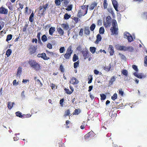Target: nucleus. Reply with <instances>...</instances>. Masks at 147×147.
Segmentation results:
<instances>
[{
  "instance_id": "48",
  "label": "nucleus",
  "mask_w": 147,
  "mask_h": 147,
  "mask_svg": "<svg viewBox=\"0 0 147 147\" xmlns=\"http://www.w3.org/2000/svg\"><path fill=\"white\" fill-rule=\"evenodd\" d=\"M55 2L56 5L57 6L60 5L61 4V1L59 0H55Z\"/></svg>"
},
{
  "instance_id": "18",
  "label": "nucleus",
  "mask_w": 147,
  "mask_h": 147,
  "mask_svg": "<svg viewBox=\"0 0 147 147\" xmlns=\"http://www.w3.org/2000/svg\"><path fill=\"white\" fill-rule=\"evenodd\" d=\"M102 39V37L100 35L98 34L96 36V39L95 41V43L98 44Z\"/></svg>"
},
{
  "instance_id": "43",
  "label": "nucleus",
  "mask_w": 147,
  "mask_h": 147,
  "mask_svg": "<svg viewBox=\"0 0 147 147\" xmlns=\"http://www.w3.org/2000/svg\"><path fill=\"white\" fill-rule=\"evenodd\" d=\"M71 17V15H68L67 13L65 14L64 16V18L65 20L68 19Z\"/></svg>"
},
{
  "instance_id": "58",
  "label": "nucleus",
  "mask_w": 147,
  "mask_h": 147,
  "mask_svg": "<svg viewBox=\"0 0 147 147\" xmlns=\"http://www.w3.org/2000/svg\"><path fill=\"white\" fill-rule=\"evenodd\" d=\"M62 25L63 26V27L65 28V29H67L68 28L69 26L67 24H63Z\"/></svg>"
},
{
  "instance_id": "46",
  "label": "nucleus",
  "mask_w": 147,
  "mask_h": 147,
  "mask_svg": "<svg viewBox=\"0 0 147 147\" xmlns=\"http://www.w3.org/2000/svg\"><path fill=\"white\" fill-rule=\"evenodd\" d=\"M108 4L107 0H104L103 2V6L104 8L105 9L107 8Z\"/></svg>"
},
{
  "instance_id": "2",
  "label": "nucleus",
  "mask_w": 147,
  "mask_h": 147,
  "mask_svg": "<svg viewBox=\"0 0 147 147\" xmlns=\"http://www.w3.org/2000/svg\"><path fill=\"white\" fill-rule=\"evenodd\" d=\"M112 27L110 29L111 32V35H117L118 34V27L117 22L115 20L113 21L112 22Z\"/></svg>"
},
{
  "instance_id": "49",
  "label": "nucleus",
  "mask_w": 147,
  "mask_h": 147,
  "mask_svg": "<svg viewBox=\"0 0 147 147\" xmlns=\"http://www.w3.org/2000/svg\"><path fill=\"white\" fill-rule=\"evenodd\" d=\"M59 69L61 72H64V69L62 65H61L60 66Z\"/></svg>"
},
{
  "instance_id": "42",
  "label": "nucleus",
  "mask_w": 147,
  "mask_h": 147,
  "mask_svg": "<svg viewBox=\"0 0 147 147\" xmlns=\"http://www.w3.org/2000/svg\"><path fill=\"white\" fill-rule=\"evenodd\" d=\"M96 27V25L94 24H92L90 27V30L93 31L94 30Z\"/></svg>"
},
{
  "instance_id": "52",
  "label": "nucleus",
  "mask_w": 147,
  "mask_h": 147,
  "mask_svg": "<svg viewBox=\"0 0 147 147\" xmlns=\"http://www.w3.org/2000/svg\"><path fill=\"white\" fill-rule=\"evenodd\" d=\"M63 3L65 6H67L69 3V1L68 0H64L63 1Z\"/></svg>"
},
{
  "instance_id": "41",
  "label": "nucleus",
  "mask_w": 147,
  "mask_h": 147,
  "mask_svg": "<svg viewBox=\"0 0 147 147\" xmlns=\"http://www.w3.org/2000/svg\"><path fill=\"white\" fill-rule=\"evenodd\" d=\"M142 18L147 19V11L143 12L142 14Z\"/></svg>"
},
{
  "instance_id": "61",
  "label": "nucleus",
  "mask_w": 147,
  "mask_h": 147,
  "mask_svg": "<svg viewBox=\"0 0 147 147\" xmlns=\"http://www.w3.org/2000/svg\"><path fill=\"white\" fill-rule=\"evenodd\" d=\"M119 55H120L122 59H125L126 57L124 55H123L121 54H120V53H119Z\"/></svg>"
},
{
  "instance_id": "12",
  "label": "nucleus",
  "mask_w": 147,
  "mask_h": 147,
  "mask_svg": "<svg viewBox=\"0 0 147 147\" xmlns=\"http://www.w3.org/2000/svg\"><path fill=\"white\" fill-rule=\"evenodd\" d=\"M133 74L135 76L139 78H144L145 77V76L142 74H138L137 72L134 73Z\"/></svg>"
},
{
  "instance_id": "54",
  "label": "nucleus",
  "mask_w": 147,
  "mask_h": 147,
  "mask_svg": "<svg viewBox=\"0 0 147 147\" xmlns=\"http://www.w3.org/2000/svg\"><path fill=\"white\" fill-rule=\"evenodd\" d=\"M144 65L147 66V56H146L144 59Z\"/></svg>"
},
{
  "instance_id": "3",
  "label": "nucleus",
  "mask_w": 147,
  "mask_h": 147,
  "mask_svg": "<svg viewBox=\"0 0 147 147\" xmlns=\"http://www.w3.org/2000/svg\"><path fill=\"white\" fill-rule=\"evenodd\" d=\"M88 5H83L81 6V9L78 11L77 16L79 18L84 16L87 13Z\"/></svg>"
},
{
  "instance_id": "26",
  "label": "nucleus",
  "mask_w": 147,
  "mask_h": 147,
  "mask_svg": "<svg viewBox=\"0 0 147 147\" xmlns=\"http://www.w3.org/2000/svg\"><path fill=\"white\" fill-rule=\"evenodd\" d=\"M34 13L33 12H32L30 15L29 18V20L31 22H32L34 20Z\"/></svg>"
},
{
  "instance_id": "39",
  "label": "nucleus",
  "mask_w": 147,
  "mask_h": 147,
  "mask_svg": "<svg viewBox=\"0 0 147 147\" xmlns=\"http://www.w3.org/2000/svg\"><path fill=\"white\" fill-rule=\"evenodd\" d=\"M80 63L79 61L78 60L77 62H75L74 63V67L75 69H76L79 65Z\"/></svg>"
},
{
  "instance_id": "5",
  "label": "nucleus",
  "mask_w": 147,
  "mask_h": 147,
  "mask_svg": "<svg viewBox=\"0 0 147 147\" xmlns=\"http://www.w3.org/2000/svg\"><path fill=\"white\" fill-rule=\"evenodd\" d=\"M71 46H69L67 48L66 53L64 55V57L66 59H70L73 52V50Z\"/></svg>"
},
{
  "instance_id": "25",
  "label": "nucleus",
  "mask_w": 147,
  "mask_h": 147,
  "mask_svg": "<svg viewBox=\"0 0 147 147\" xmlns=\"http://www.w3.org/2000/svg\"><path fill=\"white\" fill-rule=\"evenodd\" d=\"M111 68V65L110 63L108 66H106L104 67V69L106 71H109Z\"/></svg>"
},
{
  "instance_id": "59",
  "label": "nucleus",
  "mask_w": 147,
  "mask_h": 147,
  "mask_svg": "<svg viewBox=\"0 0 147 147\" xmlns=\"http://www.w3.org/2000/svg\"><path fill=\"white\" fill-rule=\"evenodd\" d=\"M79 34L80 36H82L83 35V29L82 28L80 29Z\"/></svg>"
},
{
  "instance_id": "62",
  "label": "nucleus",
  "mask_w": 147,
  "mask_h": 147,
  "mask_svg": "<svg viewBox=\"0 0 147 147\" xmlns=\"http://www.w3.org/2000/svg\"><path fill=\"white\" fill-rule=\"evenodd\" d=\"M64 99L62 98L60 100V104L61 106H63V102H64Z\"/></svg>"
},
{
  "instance_id": "4",
  "label": "nucleus",
  "mask_w": 147,
  "mask_h": 147,
  "mask_svg": "<svg viewBox=\"0 0 147 147\" xmlns=\"http://www.w3.org/2000/svg\"><path fill=\"white\" fill-rule=\"evenodd\" d=\"M49 2L44 4L43 5H40L39 7V10L38 14L40 16H43L44 15V12L46 11L47 9L49 8Z\"/></svg>"
},
{
  "instance_id": "53",
  "label": "nucleus",
  "mask_w": 147,
  "mask_h": 147,
  "mask_svg": "<svg viewBox=\"0 0 147 147\" xmlns=\"http://www.w3.org/2000/svg\"><path fill=\"white\" fill-rule=\"evenodd\" d=\"M73 20L75 21L76 23H77L78 22V21L80 20L78 18L76 17L74 18Z\"/></svg>"
},
{
  "instance_id": "44",
  "label": "nucleus",
  "mask_w": 147,
  "mask_h": 147,
  "mask_svg": "<svg viewBox=\"0 0 147 147\" xmlns=\"http://www.w3.org/2000/svg\"><path fill=\"white\" fill-rule=\"evenodd\" d=\"M100 95L101 97L100 99L101 100H104L106 98V95L103 94H100Z\"/></svg>"
},
{
  "instance_id": "16",
  "label": "nucleus",
  "mask_w": 147,
  "mask_h": 147,
  "mask_svg": "<svg viewBox=\"0 0 147 147\" xmlns=\"http://www.w3.org/2000/svg\"><path fill=\"white\" fill-rule=\"evenodd\" d=\"M82 53L83 57H84V59H86L89 57V52L88 50H85L84 51H82Z\"/></svg>"
},
{
  "instance_id": "50",
  "label": "nucleus",
  "mask_w": 147,
  "mask_h": 147,
  "mask_svg": "<svg viewBox=\"0 0 147 147\" xmlns=\"http://www.w3.org/2000/svg\"><path fill=\"white\" fill-rule=\"evenodd\" d=\"M72 5H70L67 6V8L66 9V10L69 11H71L72 10Z\"/></svg>"
},
{
  "instance_id": "17",
  "label": "nucleus",
  "mask_w": 147,
  "mask_h": 147,
  "mask_svg": "<svg viewBox=\"0 0 147 147\" xmlns=\"http://www.w3.org/2000/svg\"><path fill=\"white\" fill-rule=\"evenodd\" d=\"M92 134H93V132L90 131L85 135L84 136L85 139L87 140L91 138L92 137Z\"/></svg>"
},
{
  "instance_id": "57",
  "label": "nucleus",
  "mask_w": 147,
  "mask_h": 147,
  "mask_svg": "<svg viewBox=\"0 0 147 147\" xmlns=\"http://www.w3.org/2000/svg\"><path fill=\"white\" fill-rule=\"evenodd\" d=\"M47 47L48 48L50 49H51L52 48V45L50 43H48L47 45Z\"/></svg>"
},
{
  "instance_id": "1",
  "label": "nucleus",
  "mask_w": 147,
  "mask_h": 147,
  "mask_svg": "<svg viewBox=\"0 0 147 147\" xmlns=\"http://www.w3.org/2000/svg\"><path fill=\"white\" fill-rule=\"evenodd\" d=\"M28 63L31 67L36 71H39L41 69L40 64L34 60L30 59Z\"/></svg>"
},
{
  "instance_id": "56",
  "label": "nucleus",
  "mask_w": 147,
  "mask_h": 147,
  "mask_svg": "<svg viewBox=\"0 0 147 147\" xmlns=\"http://www.w3.org/2000/svg\"><path fill=\"white\" fill-rule=\"evenodd\" d=\"M28 25L27 24H26L25 25V26L24 27V28H23V32H25L26 31V30L27 28L28 27Z\"/></svg>"
},
{
  "instance_id": "31",
  "label": "nucleus",
  "mask_w": 147,
  "mask_h": 147,
  "mask_svg": "<svg viewBox=\"0 0 147 147\" xmlns=\"http://www.w3.org/2000/svg\"><path fill=\"white\" fill-rule=\"evenodd\" d=\"M41 40L43 42H45L47 40V37L45 34L42 36L41 37Z\"/></svg>"
},
{
  "instance_id": "38",
  "label": "nucleus",
  "mask_w": 147,
  "mask_h": 147,
  "mask_svg": "<svg viewBox=\"0 0 147 147\" xmlns=\"http://www.w3.org/2000/svg\"><path fill=\"white\" fill-rule=\"evenodd\" d=\"M96 49V48L94 47H90V50L92 54L95 53Z\"/></svg>"
},
{
  "instance_id": "6",
  "label": "nucleus",
  "mask_w": 147,
  "mask_h": 147,
  "mask_svg": "<svg viewBox=\"0 0 147 147\" xmlns=\"http://www.w3.org/2000/svg\"><path fill=\"white\" fill-rule=\"evenodd\" d=\"M15 114L17 116L20 118H22L29 117L31 116V115L30 114H28L26 115H22V113L20 112V111L16 112L15 113Z\"/></svg>"
},
{
  "instance_id": "13",
  "label": "nucleus",
  "mask_w": 147,
  "mask_h": 147,
  "mask_svg": "<svg viewBox=\"0 0 147 147\" xmlns=\"http://www.w3.org/2000/svg\"><path fill=\"white\" fill-rule=\"evenodd\" d=\"M117 78V77L115 76H112L111 78L109 80V86L112 85L113 82L115 81Z\"/></svg>"
},
{
  "instance_id": "33",
  "label": "nucleus",
  "mask_w": 147,
  "mask_h": 147,
  "mask_svg": "<svg viewBox=\"0 0 147 147\" xmlns=\"http://www.w3.org/2000/svg\"><path fill=\"white\" fill-rule=\"evenodd\" d=\"M121 74L123 75H125L126 76H128V71L125 69H122L121 71Z\"/></svg>"
},
{
  "instance_id": "45",
  "label": "nucleus",
  "mask_w": 147,
  "mask_h": 147,
  "mask_svg": "<svg viewBox=\"0 0 147 147\" xmlns=\"http://www.w3.org/2000/svg\"><path fill=\"white\" fill-rule=\"evenodd\" d=\"M64 90L65 91L66 93L69 94H71L72 93V92L71 91H69V89H67L66 88H65L64 89Z\"/></svg>"
},
{
  "instance_id": "21",
  "label": "nucleus",
  "mask_w": 147,
  "mask_h": 147,
  "mask_svg": "<svg viewBox=\"0 0 147 147\" xmlns=\"http://www.w3.org/2000/svg\"><path fill=\"white\" fill-rule=\"evenodd\" d=\"M57 31L58 33L61 35H63L64 34V32L62 29L60 27L57 28Z\"/></svg>"
},
{
  "instance_id": "7",
  "label": "nucleus",
  "mask_w": 147,
  "mask_h": 147,
  "mask_svg": "<svg viewBox=\"0 0 147 147\" xmlns=\"http://www.w3.org/2000/svg\"><path fill=\"white\" fill-rule=\"evenodd\" d=\"M111 18L110 16H108L106 18V21L104 23V25L105 27H109L111 25Z\"/></svg>"
},
{
  "instance_id": "22",
  "label": "nucleus",
  "mask_w": 147,
  "mask_h": 147,
  "mask_svg": "<svg viewBox=\"0 0 147 147\" xmlns=\"http://www.w3.org/2000/svg\"><path fill=\"white\" fill-rule=\"evenodd\" d=\"M15 103L14 102H8L7 104V107L9 109H11L13 107V105Z\"/></svg>"
},
{
  "instance_id": "34",
  "label": "nucleus",
  "mask_w": 147,
  "mask_h": 147,
  "mask_svg": "<svg viewBox=\"0 0 147 147\" xmlns=\"http://www.w3.org/2000/svg\"><path fill=\"white\" fill-rule=\"evenodd\" d=\"M93 79L92 76L89 75L88 77V80H89L88 82V83L89 84L92 83Z\"/></svg>"
},
{
  "instance_id": "10",
  "label": "nucleus",
  "mask_w": 147,
  "mask_h": 147,
  "mask_svg": "<svg viewBox=\"0 0 147 147\" xmlns=\"http://www.w3.org/2000/svg\"><path fill=\"white\" fill-rule=\"evenodd\" d=\"M79 82L78 80L74 77H72L70 81V83L74 85L77 84Z\"/></svg>"
},
{
  "instance_id": "55",
  "label": "nucleus",
  "mask_w": 147,
  "mask_h": 147,
  "mask_svg": "<svg viewBox=\"0 0 147 147\" xmlns=\"http://www.w3.org/2000/svg\"><path fill=\"white\" fill-rule=\"evenodd\" d=\"M65 115L66 116L69 115L70 114V112L69 110V109H68L67 111H65Z\"/></svg>"
},
{
  "instance_id": "64",
  "label": "nucleus",
  "mask_w": 147,
  "mask_h": 147,
  "mask_svg": "<svg viewBox=\"0 0 147 147\" xmlns=\"http://www.w3.org/2000/svg\"><path fill=\"white\" fill-rule=\"evenodd\" d=\"M19 6H20L18 8V9H19L20 8L21 9H22L23 8V5L21 3H19Z\"/></svg>"
},
{
  "instance_id": "51",
  "label": "nucleus",
  "mask_w": 147,
  "mask_h": 147,
  "mask_svg": "<svg viewBox=\"0 0 147 147\" xmlns=\"http://www.w3.org/2000/svg\"><path fill=\"white\" fill-rule=\"evenodd\" d=\"M132 67L137 72L138 71V69L136 65H132Z\"/></svg>"
},
{
  "instance_id": "14",
  "label": "nucleus",
  "mask_w": 147,
  "mask_h": 147,
  "mask_svg": "<svg viewBox=\"0 0 147 147\" xmlns=\"http://www.w3.org/2000/svg\"><path fill=\"white\" fill-rule=\"evenodd\" d=\"M112 1L114 8L116 11H118L119 10L118 9V2L116 0H112Z\"/></svg>"
},
{
  "instance_id": "36",
  "label": "nucleus",
  "mask_w": 147,
  "mask_h": 147,
  "mask_svg": "<svg viewBox=\"0 0 147 147\" xmlns=\"http://www.w3.org/2000/svg\"><path fill=\"white\" fill-rule=\"evenodd\" d=\"M12 35L11 34H8L7 36L6 39V41L8 42V41L10 40L12 38Z\"/></svg>"
},
{
  "instance_id": "19",
  "label": "nucleus",
  "mask_w": 147,
  "mask_h": 147,
  "mask_svg": "<svg viewBox=\"0 0 147 147\" xmlns=\"http://www.w3.org/2000/svg\"><path fill=\"white\" fill-rule=\"evenodd\" d=\"M55 31V27H51L49 30V34L51 35H52Z\"/></svg>"
},
{
  "instance_id": "27",
  "label": "nucleus",
  "mask_w": 147,
  "mask_h": 147,
  "mask_svg": "<svg viewBox=\"0 0 147 147\" xmlns=\"http://www.w3.org/2000/svg\"><path fill=\"white\" fill-rule=\"evenodd\" d=\"M87 122L84 121L83 123H82V124L80 127V128L81 129H83L85 128V126L87 125Z\"/></svg>"
},
{
  "instance_id": "40",
  "label": "nucleus",
  "mask_w": 147,
  "mask_h": 147,
  "mask_svg": "<svg viewBox=\"0 0 147 147\" xmlns=\"http://www.w3.org/2000/svg\"><path fill=\"white\" fill-rule=\"evenodd\" d=\"M117 94L116 93H114L113 96H111V99L113 100H115V99H117Z\"/></svg>"
},
{
  "instance_id": "63",
  "label": "nucleus",
  "mask_w": 147,
  "mask_h": 147,
  "mask_svg": "<svg viewBox=\"0 0 147 147\" xmlns=\"http://www.w3.org/2000/svg\"><path fill=\"white\" fill-rule=\"evenodd\" d=\"M41 34V32H39L37 34V37L38 40H40V36Z\"/></svg>"
},
{
  "instance_id": "37",
  "label": "nucleus",
  "mask_w": 147,
  "mask_h": 147,
  "mask_svg": "<svg viewBox=\"0 0 147 147\" xmlns=\"http://www.w3.org/2000/svg\"><path fill=\"white\" fill-rule=\"evenodd\" d=\"M104 28L103 27H102L100 28L99 32L100 34H103L104 32Z\"/></svg>"
},
{
  "instance_id": "29",
  "label": "nucleus",
  "mask_w": 147,
  "mask_h": 147,
  "mask_svg": "<svg viewBox=\"0 0 147 147\" xmlns=\"http://www.w3.org/2000/svg\"><path fill=\"white\" fill-rule=\"evenodd\" d=\"M125 51H129L131 52L134 50V48L132 47H126Z\"/></svg>"
},
{
  "instance_id": "9",
  "label": "nucleus",
  "mask_w": 147,
  "mask_h": 147,
  "mask_svg": "<svg viewBox=\"0 0 147 147\" xmlns=\"http://www.w3.org/2000/svg\"><path fill=\"white\" fill-rule=\"evenodd\" d=\"M36 49L37 48L34 46L31 45L28 49L30 54V55L34 54L36 52Z\"/></svg>"
},
{
  "instance_id": "23",
  "label": "nucleus",
  "mask_w": 147,
  "mask_h": 147,
  "mask_svg": "<svg viewBox=\"0 0 147 147\" xmlns=\"http://www.w3.org/2000/svg\"><path fill=\"white\" fill-rule=\"evenodd\" d=\"M84 33L85 34L88 35L90 34V31L88 27H85L84 30Z\"/></svg>"
},
{
  "instance_id": "15",
  "label": "nucleus",
  "mask_w": 147,
  "mask_h": 147,
  "mask_svg": "<svg viewBox=\"0 0 147 147\" xmlns=\"http://www.w3.org/2000/svg\"><path fill=\"white\" fill-rule=\"evenodd\" d=\"M108 51L109 52L110 55L112 56L114 54V48L113 46L112 45H109L108 49Z\"/></svg>"
},
{
  "instance_id": "20",
  "label": "nucleus",
  "mask_w": 147,
  "mask_h": 147,
  "mask_svg": "<svg viewBox=\"0 0 147 147\" xmlns=\"http://www.w3.org/2000/svg\"><path fill=\"white\" fill-rule=\"evenodd\" d=\"M97 3L94 2L93 3L91 4L90 6L89 9L90 10L93 9L95 7H96L97 5Z\"/></svg>"
},
{
  "instance_id": "30",
  "label": "nucleus",
  "mask_w": 147,
  "mask_h": 147,
  "mask_svg": "<svg viewBox=\"0 0 147 147\" xmlns=\"http://www.w3.org/2000/svg\"><path fill=\"white\" fill-rule=\"evenodd\" d=\"M79 59L78 56L76 54H74L73 56L72 60L74 62H75Z\"/></svg>"
},
{
  "instance_id": "47",
  "label": "nucleus",
  "mask_w": 147,
  "mask_h": 147,
  "mask_svg": "<svg viewBox=\"0 0 147 147\" xmlns=\"http://www.w3.org/2000/svg\"><path fill=\"white\" fill-rule=\"evenodd\" d=\"M59 52L60 53H63L65 51V49L64 47H61L59 49Z\"/></svg>"
},
{
  "instance_id": "28",
  "label": "nucleus",
  "mask_w": 147,
  "mask_h": 147,
  "mask_svg": "<svg viewBox=\"0 0 147 147\" xmlns=\"http://www.w3.org/2000/svg\"><path fill=\"white\" fill-rule=\"evenodd\" d=\"M80 109H76L74 111L73 114V115H77L80 112Z\"/></svg>"
},
{
  "instance_id": "32",
  "label": "nucleus",
  "mask_w": 147,
  "mask_h": 147,
  "mask_svg": "<svg viewBox=\"0 0 147 147\" xmlns=\"http://www.w3.org/2000/svg\"><path fill=\"white\" fill-rule=\"evenodd\" d=\"M126 46H121L120 45L118 47V49L121 51H125V49L126 48Z\"/></svg>"
},
{
  "instance_id": "8",
  "label": "nucleus",
  "mask_w": 147,
  "mask_h": 147,
  "mask_svg": "<svg viewBox=\"0 0 147 147\" xmlns=\"http://www.w3.org/2000/svg\"><path fill=\"white\" fill-rule=\"evenodd\" d=\"M124 38H127L129 42H131L133 40L132 36L128 32H125L124 34Z\"/></svg>"
},
{
  "instance_id": "60",
  "label": "nucleus",
  "mask_w": 147,
  "mask_h": 147,
  "mask_svg": "<svg viewBox=\"0 0 147 147\" xmlns=\"http://www.w3.org/2000/svg\"><path fill=\"white\" fill-rule=\"evenodd\" d=\"M123 91L122 90V89L119 90V93L121 96H123Z\"/></svg>"
},
{
  "instance_id": "35",
  "label": "nucleus",
  "mask_w": 147,
  "mask_h": 147,
  "mask_svg": "<svg viewBox=\"0 0 147 147\" xmlns=\"http://www.w3.org/2000/svg\"><path fill=\"white\" fill-rule=\"evenodd\" d=\"M42 58L44 60H47L49 59V57H47L46 56V54L45 53H42Z\"/></svg>"
},
{
  "instance_id": "11",
  "label": "nucleus",
  "mask_w": 147,
  "mask_h": 147,
  "mask_svg": "<svg viewBox=\"0 0 147 147\" xmlns=\"http://www.w3.org/2000/svg\"><path fill=\"white\" fill-rule=\"evenodd\" d=\"M7 9L5 7H1L0 8V14H6L8 13Z\"/></svg>"
},
{
  "instance_id": "24",
  "label": "nucleus",
  "mask_w": 147,
  "mask_h": 147,
  "mask_svg": "<svg viewBox=\"0 0 147 147\" xmlns=\"http://www.w3.org/2000/svg\"><path fill=\"white\" fill-rule=\"evenodd\" d=\"M12 53V50L10 49H9L7 50L6 53V55L7 57H8Z\"/></svg>"
}]
</instances>
